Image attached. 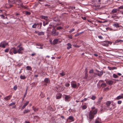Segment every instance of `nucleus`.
I'll list each match as a JSON object with an SVG mask.
<instances>
[{"mask_svg": "<svg viewBox=\"0 0 123 123\" xmlns=\"http://www.w3.org/2000/svg\"><path fill=\"white\" fill-rule=\"evenodd\" d=\"M106 85L105 83H102L101 84V86L102 87H104L106 86Z\"/></svg>", "mask_w": 123, "mask_h": 123, "instance_id": "nucleus-22", "label": "nucleus"}, {"mask_svg": "<svg viewBox=\"0 0 123 123\" xmlns=\"http://www.w3.org/2000/svg\"><path fill=\"white\" fill-rule=\"evenodd\" d=\"M29 103V102L27 101L24 104V105H23L22 107V108L23 109H24L25 106L28 104Z\"/></svg>", "mask_w": 123, "mask_h": 123, "instance_id": "nucleus-16", "label": "nucleus"}, {"mask_svg": "<svg viewBox=\"0 0 123 123\" xmlns=\"http://www.w3.org/2000/svg\"><path fill=\"white\" fill-rule=\"evenodd\" d=\"M92 110L89 113V116L90 119H92L94 118V116L96 114L97 112V109H94V107L92 108Z\"/></svg>", "mask_w": 123, "mask_h": 123, "instance_id": "nucleus-1", "label": "nucleus"}, {"mask_svg": "<svg viewBox=\"0 0 123 123\" xmlns=\"http://www.w3.org/2000/svg\"><path fill=\"white\" fill-rule=\"evenodd\" d=\"M106 43H107V44H111V42H109L108 41H107L106 42Z\"/></svg>", "mask_w": 123, "mask_h": 123, "instance_id": "nucleus-48", "label": "nucleus"}, {"mask_svg": "<svg viewBox=\"0 0 123 123\" xmlns=\"http://www.w3.org/2000/svg\"><path fill=\"white\" fill-rule=\"evenodd\" d=\"M9 54L11 55H12L13 54V53L12 52L10 51H9Z\"/></svg>", "mask_w": 123, "mask_h": 123, "instance_id": "nucleus-62", "label": "nucleus"}, {"mask_svg": "<svg viewBox=\"0 0 123 123\" xmlns=\"http://www.w3.org/2000/svg\"><path fill=\"white\" fill-rule=\"evenodd\" d=\"M95 98V97L94 96H92L91 98V99H92L93 100H94Z\"/></svg>", "mask_w": 123, "mask_h": 123, "instance_id": "nucleus-46", "label": "nucleus"}, {"mask_svg": "<svg viewBox=\"0 0 123 123\" xmlns=\"http://www.w3.org/2000/svg\"><path fill=\"white\" fill-rule=\"evenodd\" d=\"M27 69L28 70H31V67L29 66H27L26 67Z\"/></svg>", "mask_w": 123, "mask_h": 123, "instance_id": "nucleus-31", "label": "nucleus"}, {"mask_svg": "<svg viewBox=\"0 0 123 123\" xmlns=\"http://www.w3.org/2000/svg\"><path fill=\"white\" fill-rule=\"evenodd\" d=\"M37 25V24H34L32 25V27L33 28H35L36 27Z\"/></svg>", "mask_w": 123, "mask_h": 123, "instance_id": "nucleus-33", "label": "nucleus"}, {"mask_svg": "<svg viewBox=\"0 0 123 123\" xmlns=\"http://www.w3.org/2000/svg\"><path fill=\"white\" fill-rule=\"evenodd\" d=\"M38 32H39V31H35V32L37 33V34H38Z\"/></svg>", "mask_w": 123, "mask_h": 123, "instance_id": "nucleus-59", "label": "nucleus"}, {"mask_svg": "<svg viewBox=\"0 0 123 123\" xmlns=\"http://www.w3.org/2000/svg\"><path fill=\"white\" fill-rule=\"evenodd\" d=\"M15 103H11V104H9V106H12V105H14L15 104Z\"/></svg>", "mask_w": 123, "mask_h": 123, "instance_id": "nucleus-38", "label": "nucleus"}, {"mask_svg": "<svg viewBox=\"0 0 123 123\" xmlns=\"http://www.w3.org/2000/svg\"><path fill=\"white\" fill-rule=\"evenodd\" d=\"M29 110H26L24 111V113H28L29 112Z\"/></svg>", "mask_w": 123, "mask_h": 123, "instance_id": "nucleus-36", "label": "nucleus"}, {"mask_svg": "<svg viewBox=\"0 0 123 123\" xmlns=\"http://www.w3.org/2000/svg\"><path fill=\"white\" fill-rule=\"evenodd\" d=\"M111 101H108L106 103V105L107 106H108L110 105V104H111Z\"/></svg>", "mask_w": 123, "mask_h": 123, "instance_id": "nucleus-26", "label": "nucleus"}, {"mask_svg": "<svg viewBox=\"0 0 123 123\" xmlns=\"http://www.w3.org/2000/svg\"><path fill=\"white\" fill-rule=\"evenodd\" d=\"M61 94H59V95H57L56 96V98L57 99H59L61 98Z\"/></svg>", "mask_w": 123, "mask_h": 123, "instance_id": "nucleus-20", "label": "nucleus"}, {"mask_svg": "<svg viewBox=\"0 0 123 123\" xmlns=\"http://www.w3.org/2000/svg\"><path fill=\"white\" fill-rule=\"evenodd\" d=\"M117 75H119V76H121L122 75L120 73H117Z\"/></svg>", "mask_w": 123, "mask_h": 123, "instance_id": "nucleus-61", "label": "nucleus"}, {"mask_svg": "<svg viewBox=\"0 0 123 123\" xmlns=\"http://www.w3.org/2000/svg\"><path fill=\"white\" fill-rule=\"evenodd\" d=\"M4 45H5V46L8 44V43H3Z\"/></svg>", "mask_w": 123, "mask_h": 123, "instance_id": "nucleus-58", "label": "nucleus"}, {"mask_svg": "<svg viewBox=\"0 0 123 123\" xmlns=\"http://www.w3.org/2000/svg\"><path fill=\"white\" fill-rule=\"evenodd\" d=\"M113 25L116 27H119V24L118 23H115Z\"/></svg>", "mask_w": 123, "mask_h": 123, "instance_id": "nucleus-18", "label": "nucleus"}, {"mask_svg": "<svg viewBox=\"0 0 123 123\" xmlns=\"http://www.w3.org/2000/svg\"><path fill=\"white\" fill-rule=\"evenodd\" d=\"M37 24L40 26L39 28H41L42 25V23H39L38 24Z\"/></svg>", "mask_w": 123, "mask_h": 123, "instance_id": "nucleus-32", "label": "nucleus"}, {"mask_svg": "<svg viewBox=\"0 0 123 123\" xmlns=\"http://www.w3.org/2000/svg\"><path fill=\"white\" fill-rule=\"evenodd\" d=\"M58 39H55L53 41V42L52 41L49 40L50 43H53L54 44H55L57 43L58 41Z\"/></svg>", "mask_w": 123, "mask_h": 123, "instance_id": "nucleus-7", "label": "nucleus"}, {"mask_svg": "<svg viewBox=\"0 0 123 123\" xmlns=\"http://www.w3.org/2000/svg\"><path fill=\"white\" fill-rule=\"evenodd\" d=\"M60 74L62 76H63L65 75V73L64 72H62L61 73H60Z\"/></svg>", "mask_w": 123, "mask_h": 123, "instance_id": "nucleus-39", "label": "nucleus"}, {"mask_svg": "<svg viewBox=\"0 0 123 123\" xmlns=\"http://www.w3.org/2000/svg\"><path fill=\"white\" fill-rule=\"evenodd\" d=\"M122 103V101L121 100H119L118 101L117 104H120Z\"/></svg>", "mask_w": 123, "mask_h": 123, "instance_id": "nucleus-45", "label": "nucleus"}, {"mask_svg": "<svg viewBox=\"0 0 123 123\" xmlns=\"http://www.w3.org/2000/svg\"><path fill=\"white\" fill-rule=\"evenodd\" d=\"M68 47H67V48L68 49L71 47V45L70 43H68Z\"/></svg>", "mask_w": 123, "mask_h": 123, "instance_id": "nucleus-23", "label": "nucleus"}, {"mask_svg": "<svg viewBox=\"0 0 123 123\" xmlns=\"http://www.w3.org/2000/svg\"><path fill=\"white\" fill-rule=\"evenodd\" d=\"M11 96L9 95L5 98H4L6 100H7L11 98Z\"/></svg>", "mask_w": 123, "mask_h": 123, "instance_id": "nucleus-14", "label": "nucleus"}, {"mask_svg": "<svg viewBox=\"0 0 123 123\" xmlns=\"http://www.w3.org/2000/svg\"><path fill=\"white\" fill-rule=\"evenodd\" d=\"M0 16L2 18H3V19H4V15L2 14Z\"/></svg>", "mask_w": 123, "mask_h": 123, "instance_id": "nucleus-54", "label": "nucleus"}, {"mask_svg": "<svg viewBox=\"0 0 123 123\" xmlns=\"http://www.w3.org/2000/svg\"><path fill=\"white\" fill-rule=\"evenodd\" d=\"M117 17V16L115 15H112L111 17V18L113 19H115V18Z\"/></svg>", "mask_w": 123, "mask_h": 123, "instance_id": "nucleus-37", "label": "nucleus"}, {"mask_svg": "<svg viewBox=\"0 0 123 123\" xmlns=\"http://www.w3.org/2000/svg\"><path fill=\"white\" fill-rule=\"evenodd\" d=\"M68 119L71 120V122L73 121H74L73 117L72 116H70L68 118Z\"/></svg>", "mask_w": 123, "mask_h": 123, "instance_id": "nucleus-13", "label": "nucleus"}, {"mask_svg": "<svg viewBox=\"0 0 123 123\" xmlns=\"http://www.w3.org/2000/svg\"><path fill=\"white\" fill-rule=\"evenodd\" d=\"M8 51V49H6L5 50V52H7Z\"/></svg>", "mask_w": 123, "mask_h": 123, "instance_id": "nucleus-52", "label": "nucleus"}, {"mask_svg": "<svg viewBox=\"0 0 123 123\" xmlns=\"http://www.w3.org/2000/svg\"><path fill=\"white\" fill-rule=\"evenodd\" d=\"M12 49V51L13 52L14 54H15L17 53H18L17 50L15 48H13Z\"/></svg>", "mask_w": 123, "mask_h": 123, "instance_id": "nucleus-9", "label": "nucleus"}, {"mask_svg": "<svg viewBox=\"0 0 123 123\" xmlns=\"http://www.w3.org/2000/svg\"><path fill=\"white\" fill-rule=\"evenodd\" d=\"M93 69H91L89 71V73H93Z\"/></svg>", "mask_w": 123, "mask_h": 123, "instance_id": "nucleus-44", "label": "nucleus"}, {"mask_svg": "<svg viewBox=\"0 0 123 123\" xmlns=\"http://www.w3.org/2000/svg\"><path fill=\"white\" fill-rule=\"evenodd\" d=\"M75 30V29H74L73 28L71 30L69 31V32L70 33H71L72 32L74 31Z\"/></svg>", "mask_w": 123, "mask_h": 123, "instance_id": "nucleus-35", "label": "nucleus"}, {"mask_svg": "<svg viewBox=\"0 0 123 123\" xmlns=\"http://www.w3.org/2000/svg\"><path fill=\"white\" fill-rule=\"evenodd\" d=\"M23 49H24L22 47H20L17 50L18 53L19 54H22V52L21 51L23 50Z\"/></svg>", "mask_w": 123, "mask_h": 123, "instance_id": "nucleus-6", "label": "nucleus"}, {"mask_svg": "<svg viewBox=\"0 0 123 123\" xmlns=\"http://www.w3.org/2000/svg\"><path fill=\"white\" fill-rule=\"evenodd\" d=\"M71 85L72 87L74 88H75L77 87V85L76 83L74 81H73L71 82Z\"/></svg>", "mask_w": 123, "mask_h": 123, "instance_id": "nucleus-3", "label": "nucleus"}, {"mask_svg": "<svg viewBox=\"0 0 123 123\" xmlns=\"http://www.w3.org/2000/svg\"><path fill=\"white\" fill-rule=\"evenodd\" d=\"M122 98H123V93L121 95L118 96L116 98V99L117 100H119Z\"/></svg>", "mask_w": 123, "mask_h": 123, "instance_id": "nucleus-8", "label": "nucleus"}, {"mask_svg": "<svg viewBox=\"0 0 123 123\" xmlns=\"http://www.w3.org/2000/svg\"><path fill=\"white\" fill-rule=\"evenodd\" d=\"M48 22H46V23L43 22V25L44 26H45L46 25H48Z\"/></svg>", "mask_w": 123, "mask_h": 123, "instance_id": "nucleus-40", "label": "nucleus"}, {"mask_svg": "<svg viewBox=\"0 0 123 123\" xmlns=\"http://www.w3.org/2000/svg\"><path fill=\"white\" fill-rule=\"evenodd\" d=\"M69 85L70 84L69 83H67L65 84V85L66 86V87H68L69 86Z\"/></svg>", "mask_w": 123, "mask_h": 123, "instance_id": "nucleus-43", "label": "nucleus"}, {"mask_svg": "<svg viewBox=\"0 0 123 123\" xmlns=\"http://www.w3.org/2000/svg\"><path fill=\"white\" fill-rule=\"evenodd\" d=\"M62 29V27H59L57 28V30H59Z\"/></svg>", "mask_w": 123, "mask_h": 123, "instance_id": "nucleus-42", "label": "nucleus"}, {"mask_svg": "<svg viewBox=\"0 0 123 123\" xmlns=\"http://www.w3.org/2000/svg\"><path fill=\"white\" fill-rule=\"evenodd\" d=\"M68 38H72V36L71 35H68Z\"/></svg>", "mask_w": 123, "mask_h": 123, "instance_id": "nucleus-51", "label": "nucleus"}, {"mask_svg": "<svg viewBox=\"0 0 123 123\" xmlns=\"http://www.w3.org/2000/svg\"><path fill=\"white\" fill-rule=\"evenodd\" d=\"M95 123H99V122L97 120H96L95 122Z\"/></svg>", "mask_w": 123, "mask_h": 123, "instance_id": "nucleus-63", "label": "nucleus"}, {"mask_svg": "<svg viewBox=\"0 0 123 123\" xmlns=\"http://www.w3.org/2000/svg\"><path fill=\"white\" fill-rule=\"evenodd\" d=\"M123 42V40H117L115 42L116 43H118L120 42V43H122Z\"/></svg>", "mask_w": 123, "mask_h": 123, "instance_id": "nucleus-24", "label": "nucleus"}, {"mask_svg": "<svg viewBox=\"0 0 123 123\" xmlns=\"http://www.w3.org/2000/svg\"><path fill=\"white\" fill-rule=\"evenodd\" d=\"M108 68L110 70H112L114 69H117V67H108Z\"/></svg>", "mask_w": 123, "mask_h": 123, "instance_id": "nucleus-11", "label": "nucleus"}, {"mask_svg": "<svg viewBox=\"0 0 123 123\" xmlns=\"http://www.w3.org/2000/svg\"><path fill=\"white\" fill-rule=\"evenodd\" d=\"M44 33L43 32H40L39 31L38 33V35H44Z\"/></svg>", "mask_w": 123, "mask_h": 123, "instance_id": "nucleus-25", "label": "nucleus"}, {"mask_svg": "<svg viewBox=\"0 0 123 123\" xmlns=\"http://www.w3.org/2000/svg\"><path fill=\"white\" fill-rule=\"evenodd\" d=\"M41 18L44 19L46 20H47L48 19V17L47 16H41Z\"/></svg>", "mask_w": 123, "mask_h": 123, "instance_id": "nucleus-15", "label": "nucleus"}, {"mask_svg": "<svg viewBox=\"0 0 123 123\" xmlns=\"http://www.w3.org/2000/svg\"><path fill=\"white\" fill-rule=\"evenodd\" d=\"M87 98H85L83 99L84 101H84H86L87 100Z\"/></svg>", "mask_w": 123, "mask_h": 123, "instance_id": "nucleus-53", "label": "nucleus"}, {"mask_svg": "<svg viewBox=\"0 0 123 123\" xmlns=\"http://www.w3.org/2000/svg\"><path fill=\"white\" fill-rule=\"evenodd\" d=\"M26 14H27L29 15L30 14V13L29 12H26Z\"/></svg>", "mask_w": 123, "mask_h": 123, "instance_id": "nucleus-49", "label": "nucleus"}, {"mask_svg": "<svg viewBox=\"0 0 123 123\" xmlns=\"http://www.w3.org/2000/svg\"><path fill=\"white\" fill-rule=\"evenodd\" d=\"M16 6H17V7H22V3H21V0H17V2H16Z\"/></svg>", "mask_w": 123, "mask_h": 123, "instance_id": "nucleus-2", "label": "nucleus"}, {"mask_svg": "<svg viewBox=\"0 0 123 123\" xmlns=\"http://www.w3.org/2000/svg\"><path fill=\"white\" fill-rule=\"evenodd\" d=\"M17 0H14L12 1H10L9 0H8L9 3H11L12 4H15L16 5V2H17Z\"/></svg>", "mask_w": 123, "mask_h": 123, "instance_id": "nucleus-12", "label": "nucleus"}, {"mask_svg": "<svg viewBox=\"0 0 123 123\" xmlns=\"http://www.w3.org/2000/svg\"><path fill=\"white\" fill-rule=\"evenodd\" d=\"M17 89V87L16 86H15L13 87V89L15 90H16Z\"/></svg>", "mask_w": 123, "mask_h": 123, "instance_id": "nucleus-41", "label": "nucleus"}, {"mask_svg": "<svg viewBox=\"0 0 123 123\" xmlns=\"http://www.w3.org/2000/svg\"><path fill=\"white\" fill-rule=\"evenodd\" d=\"M70 98V97L69 96L66 95L65 97V100L66 101H68V100Z\"/></svg>", "mask_w": 123, "mask_h": 123, "instance_id": "nucleus-10", "label": "nucleus"}, {"mask_svg": "<svg viewBox=\"0 0 123 123\" xmlns=\"http://www.w3.org/2000/svg\"><path fill=\"white\" fill-rule=\"evenodd\" d=\"M98 37L99 38H102V37L101 36H99Z\"/></svg>", "mask_w": 123, "mask_h": 123, "instance_id": "nucleus-64", "label": "nucleus"}, {"mask_svg": "<svg viewBox=\"0 0 123 123\" xmlns=\"http://www.w3.org/2000/svg\"><path fill=\"white\" fill-rule=\"evenodd\" d=\"M33 109L34 111H37L38 110V109L37 108H34V107H33Z\"/></svg>", "mask_w": 123, "mask_h": 123, "instance_id": "nucleus-47", "label": "nucleus"}, {"mask_svg": "<svg viewBox=\"0 0 123 123\" xmlns=\"http://www.w3.org/2000/svg\"><path fill=\"white\" fill-rule=\"evenodd\" d=\"M108 83L109 85H111L113 83V82L111 80H109L108 81Z\"/></svg>", "mask_w": 123, "mask_h": 123, "instance_id": "nucleus-29", "label": "nucleus"}, {"mask_svg": "<svg viewBox=\"0 0 123 123\" xmlns=\"http://www.w3.org/2000/svg\"><path fill=\"white\" fill-rule=\"evenodd\" d=\"M36 48H39L40 49H43V48L42 47H37Z\"/></svg>", "mask_w": 123, "mask_h": 123, "instance_id": "nucleus-56", "label": "nucleus"}, {"mask_svg": "<svg viewBox=\"0 0 123 123\" xmlns=\"http://www.w3.org/2000/svg\"><path fill=\"white\" fill-rule=\"evenodd\" d=\"M117 12V10L116 9H113L111 12L113 13H116Z\"/></svg>", "mask_w": 123, "mask_h": 123, "instance_id": "nucleus-17", "label": "nucleus"}, {"mask_svg": "<svg viewBox=\"0 0 123 123\" xmlns=\"http://www.w3.org/2000/svg\"><path fill=\"white\" fill-rule=\"evenodd\" d=\"M96 71L97 72L95 74L96 75H97L98 76H100L101 75H102L103 74V72L102 71H99L97 70H96Z\"/></svg>", "mask_w": 123, "mask_h": 123, "instance_id": "nucleus-5", "label": "nucleus"}, {"mask_svg": "<svg viewBox=\"0 0 123 123\" xmlns=\"http://www.w3.org/2000/svg\"><path fill=\"white\" fill-rule=\"evenodd\" d=\"M44 81L46 83H48L49 82V79L48 78H46L44 80Z\"/></svg>", "mask_w": 123, "mask_h": 123, "instance_id": "nucleus-27", "label": "nucleus"}, {"mask_svg": "<svg viewBox=\"0 0 123 123\" xmlns=\"http://www.w3.org/2000/svg\"><path fill=\"white\" fill-rule=\"evenodd\" d=\"M118 8L120 9H123V6H121L119 7Z\"/></svg>", "mask_w": 123, "mask_h": 123, "instance_id": "nucleus-55", "label": "nucleus"}, {"mask_svg": "<svg viewBox=\"0 0 123 123\" xmlns=\"http://www.w3.org/2000/svg\"><path fill=\"white\" fill-rule=\"evenodd\" d=\"M5 46L3 43H1L0 44V47H2L3 48H5Z\"/></svg>", "mask_w": 123, "mask_h": 123, "instance_id": "nucleus-21", "label": "nucleus"}, {"mask_svg": "<svg viewBox=\"0 0 123 123\" xmlns=\"http://www.w3.org/2000/svg\"><path fill=\"white\" fill-rule=\"evenodd\" d=\"M52 34L53 35L55 36L58 35V32H56V30L54 28H53L52 29Z\"/></svg>", "mask_w": 123, "mask_h": 123, "instance_id": "nucleus-4", "label": "nucleus"}, {"mask_svg": "<svg viewBox=\"0 0 123 123\" xmlns=\"http://www.w3.org/2000/svg\"><path fill=\"white\" fill-rule=\"evenodd\" d=\"M20 78L21 79H24L26 78V77L25 75H21L20 76Z\"/></svg>", "mask_w": 123, "mask_h": 123, "instance_id": "nucleus-19", "label": "nucleus"}, {"mask_svg": "<svg viewBox=\"0 0 123 123\" xmlns=\"http://www.w3.org/2000/svg\"><path fill=\"white\" fill-rule=\"evenodd\" d=\"M36 53H33L31 55L32 56H33L34 55H36Z\"/></svg>", "mask_w": 123, "mask_h": 123, "instance_id": "nucleus-57", "label": "nucleus"}, {"mask_svg": "<svg viewBox=\"0 0 123 123\" xmlns=\"http://www.w3.org/2000/svg\"><path fill=\"white\" fill-rule=\"evenodd\" d=\"M87 71H86L85 73V76L84 77V78L85 79H86L88 77V74L87 73Z\"/></svg>", "mask_w": 123, "mask_h": 123, "instance_id": "nucleus-28", "label": "nucleus"}, {"mask_svg": "<svg viewBox=\"0 0 123 123\" xmlns=\"http://www.w3.org/2000/svg\"><path fill=\"white\" fill-rule=\"evenodd\" d=\"M80 35L79 34V33H78L77 34H76L74 36L75 37H77V36H79Z\"/></svg>", "mask_w": 123, "mask_h": 123, "instance_id": "nucleus-50", "label": "nucleus"}, {"mask_svg": "<svg viewBox=\"0 0 123 123\" xmlns=\"http://www.w3.org/2000/svg\"><path fill=\"white\" fill-rule=\"evenodd\" d=\"M113 77L115 78H117L118 77L117 75L115 74H113Z\"/></svg>", "mask_w": 123, "mask_h": 123, "instance_id": "nucleus-30", "label": "nucleus"}, {"mask_svg": "<svg viewBox=\"0 0 123 123\" xmlns=\"http://www.w3.org/2000/svg\"><path fill=\"white\" fill-rule=\"evenodd\" d=\"M87 108V106L86 105H84L82 107V109L83 110Z\"/></svg>", "mask_w": 123, "mask_h": 123, "instance_id": "nucleus-34", "label": "nucleus"}, {"mask_svg": "<svg viewBox=\"0 0 123 123\" xmlns=\"http://www.w3.org/2000/svg\"><path fill=\"white\" fill-rule=\"evenodd\" d=\"M115 105V104L114 103H112V105L113 106H114Z\"/></svg>", "mask_w": 123, "mask_h": 123, "instance_id": "nucleus-60", "label": "nucleus"}]
</instances>
